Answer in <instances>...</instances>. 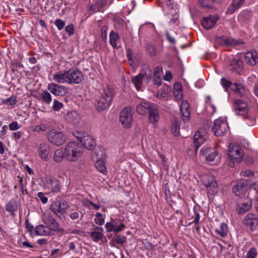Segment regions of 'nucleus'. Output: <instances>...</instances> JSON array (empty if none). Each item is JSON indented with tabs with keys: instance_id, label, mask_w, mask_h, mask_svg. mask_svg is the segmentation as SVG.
<instances>
[{
	"instance_id": "2eb2a0df",
	"label": "nucleus",
	"mask_w": 258,
	"mask_h": 258,
	"mask_svg": "<svg viewBox=\"0 0 258 258\" xmlns=\"http://www.w3.org/2000/svg\"><path fill=\"white\" fill-rule=\"evenodd\" d=\"M215 43L222 46H235L239 43L236 40L225 36H217L215 38Z\"/></svg>"
},
{
	"instance_id": "412c9836",
	"label": "nucleus",
	"mask_w": 258,
	"mask_h": 258,
	"mask_svg": "<svg viewBox=\"0 0 258 258\" xmlns=\"http://www.w3.org/2000/svg\"><path fill=\"white\" fill-rule=\"evenodd\" d=\"M246 187L243 181H238L232 188L233 192L236 196L242 197L246 193Z\"/></svg>"
},
{
	"instance_id": "c9c22d12",
	"label": "nucleus",
	"mask_w": 258,
	"mask_h": 258,
	"mask_svg": "<svg viewBox=\"0 0 258 258\" xmlns=\"http://www.w3.org/2000/svg\"><path fill=\"white\" fill-rule=\"evenodd\" d=\"M144 78V75L142 74H140L132 78V82L134 83L136 88L138 91L142 88Z\"/></svg>"
},
{
	"instance_id": "bb28decb",
	"label": "nucleus",
	"mask_w": 258,
	"mask_h": 258,
	"mask_svg": "<svg viewBox=\"0 0 258 258\" xmlns=\"http://www.w3.org/2000/svg\"><path fill=\"white\" fill-rule=\"evenodd\" d=\"M245 0H233L226 10L227 14H232L239 9L244 3Z\"/></svg>"
},
{
	"instance_id": "1a4fd4ad",
	"label": "nucleus",
	"mask_w": 258,
	"mask_h": 258,
	"mask_svg": "<svg viewBox=\"0 0 258 258\" xmlns=\"http://www.w3.org/2000/svg\"><path fill=\"white\" fill-rule=\"evenodd\" d=\"M47 89L55 96H64L69 92V88L67 87L54 83L48 84Z\"/></svg>"
},
{
	"instance_id": "393cba45",
	"label": "nucleus",
	"mask_w": 258,
	"mask_h": 258,
	"mask_svg": "<svg viewBox=\"0 0 258 258\" xmlns=\"http://www.w3.org/2000/svg\"><path fill=\"white\" fill-rule=\"evenodd\" d=\"M149 119L151 123L157 122L159 119L158 109L152 104L149 111Z\"/></svg>"
},
{
	"instance_id": "7ed1b4c3",
	"label": "nucleus",
	"mask_w": 258,
	"mask_h": 258,
	"mask_svg": "<svg viewBox=\"0 0 258 258\" xmlns=\"http://www.w3.org/2000/svg\"><path fill=\"white\" fill-rule=\"evenodd\" d=\"M47 137L50 143L57 146L62 145L67 140V137L62 132L54 129L47 133Z\"/></svg>"
},
{
	"instance_id": "bf43d9fd",
	"label": "nucleus",
	"mask_w": 258,
	"mask_h": 258,
	"mask_svg": "<svg viewBox=\"0 0 258 258\" xmlns=\"http://www.w3.org/2000/svg\"><path fill=\"white\" fill-rule=\"evenodd\" d=\"M179 16L178 14H175L171 16V20L169 21V24L172 25H177L179 23Z\"/></svg>"
},
{
	"instance_id": "6e6d98bb",
	"label": "nucleus",
	"mask_w": 258,
	"mask_h": 258,
	"mask_svg": "<svg viewBox=\"0 0 258 258\" xmlns=\"http://www.w3.org/2000/svg\"><path fill=\"white\" fill-rule=\"evenodd\" d=\"M26 227L28 231L30 232L31 235H34L35 231V228H34V226L29 222L28 220H27L25 222Z\"/></svg>"
},
{
	"instance_id": "0eeeda50",
	"label": "nucleus",
	"mask_w": 258,
	"mask_h": 258,
	"mask_svg": "<svg viewBox=\"0 0 258 258\" xmlns=\"http://www.w3.org/2000/svg\"><path fill=\"white\" fill-rule=\"evenodd\" d=\"M228 125L227 122L221 118L215 120L212 127V132L216 136H222L227 132Z\"/></svg>"
},
{
	"instance_id": "79ce46f5",
	"label": "nucleus",
	"mask_w": 258,
	"mask_h": 258,
	"mask_svg": "<svg viewBox=\"0 0 258 258\" xmlns=\"http://www.w3.org/2000/svg\"><path fill=\"white\" fill-rule=\"evenodd\" d=\"M16 96L13 95L12 96L6 99H3L2 100V103L4 105L8 106H13L16 105L17 103L16 101Z\"/></svg>"
},
{
	"instance_id": "b1692460",
	"label": "nucleus",
	"mask_w": 258,
	"mask_h": 258,
	"mask_svg": "<svg viewBox=\"0 0 258 258\" xmlns=\"http://www.w3.org/2000/svg\"><path fill=\"white\" fill-rule=\"evenodd\" d=\"M18 208V203L15 200H10L6 205V210L13 217L16 216V212Z\"/></svg>"
},
{
	"instance_id": "774afa93",
	"label": "nucleus",
	"mask_w": 258,
	"mask_h": 258,
	"mask_svg": "<svg viewBox=\"0 0 258 258\" xmlns=\"http://www.w3.org/2000/svg\"><path fill=\"white\" fill-rule=\"evenodd\" d=\"M60 250L58 248H55L51 250L50 256L56 258L58 254H60Z\"/></svg>"
},
{
	"instance_id": "c03bdc74",
	"label": "nucleus",
	"mask_w": 258,
	"mask_h": 258,
	"mask_svg": "<svg viewBox=\"0 0 258 258\" xmlns=\"http://www.w3.org/2000/svg\"><path fill=\"white\" fill-rule=\"evenodd\" d=\"M95 7L99 12H103V8L106 5V0H93Z\"/></svg>"
},
{
	"instance_id": "a19ab883",
	"label": "nucleus",
	"mask_w": 258,
	"mask_h": 258,
	"mask_svg": "<svg viewBox=\"0 0 258 258\" xmlns=\"http://www.w3.org/2000/svg\"><path fill=\"white\" fill-rule=\"evenodd\" d=\"M179 130L180 123L176 119L174 118L172 121L171 132L174 136H178L179 134Z\"/></svg>"
},
{
	"instance_id": "0e129e2a",
	"label": "nucleus",
	"mask_w": 258,
	"mask_h": 258,
	"mask_svg": "<svg viewBox=\"0 0 258 258\" xmlns=\"http://www.w3.org/2000/svg\"><path fill=\"white\" fill-rule=\"evenodd\" d=\"M9 128L11 131H16L20 128V126L17 121H13L9 124Z\"/></svg>"
},
{
	"instance_id": "dca6fc26",
	"label": "nucleus",
	"mask_w": 258,
	"mask_h": 258,
	"mask_svg": "<svg viewBox=\"0 0 258 258\" xmlns=\"http://www.w3.org/2000/svg\"><path fill=\"white\" fill-rule=\"evenodd\" d=\"M243 62L242 60L238 58H234L231 61L230 63V70L236 74H241L242 70Z\"/></svg>"
},
{
	"instance_id": "f257e3e1",
	"label": "nucleus",
	"mask_w": 258,
	"mask_h": 258,
	"mask_svg": "<svg viewBox=\"0 0 258 258\" xmlns=\"http://www.w3.org/2000/svg\"><path fill=\"white\" fill-rule=\"evenodd\" d=\"M64 149L66 159L70 161H76L83 153V148L80 143L76 142L68 143Z\"/></svg>"
},
{
	"instance_id": "5701e85b",
	"label": "nucleus",
	"mask_w": 258,
	"mask_h": 258,
	"mask_svg": "<svg viewBox=\"0 0 258 258\" xmlns=\"http://www.w3.org/2000/svg\"><path fill=\"white\" fill-rule=\"evenodd\" d=\"M110 104V102L100 96L96 98L95 103L96 107L99 111L104 110L107 109L109 107Z\"/></svg>"
},
{
	"instance_id": "c756f323",
	"label": "nucleus",
	"mask_w": 258,
	"mask_h": 258,
	"mask_svg": "<svg viewBox=\"0 0 258 258\" xmlns=\"http://www.w3.org/2000/svg\"><path fill=\"white\" fill-rule=\"evenodd\" d=\"M205 137L202 135L200 131L197 132L194 136V144L195 147L196 152L198 150L201 145H202L204 141Z\"/></svg>"
},
{
	"instance_id": "cd10ccee",
	"label": "nucleus",
	"mask_w": 258,
	"mask_h": 258,
	"mask_svg": "<svg viewBox=\"0 0 258 258\" xmlns=\"http://www.w3.org/2000/svg\"><path fill=\"white\" fill-rule=\"evenodd\" d=\"M115 93L114 89L109 86H107L103 90L100 96L106 99L108 101L111 103L113 98L114 97Z\"/></svg>"
},
{
	"instance_id": "7c9ffc66",
	"label": "nucleus",
	"mask_w": 258,
	"mask_h": 258,
	"mask_svg": "<svg viewBox=\"0 0 258 258\" xmlns=\"http://www.w3.org/2000/svg\"><path fill=\"white\" fill-rule=\"evenodd\" d=\"M152 105L149 102H142L137 105L136 110L139 114L145 115L149 111Z\"/></svg>"
},
{
	"instance_id": "f3484780",
	"label": "nucleus",
	"mask_w": 258,
	"mask_h": 258,
	"mask_svg": "<svg viewBox=\"0 0 258 258\" xmlns=\"http://www.w3.org/2000/svg\"><path fill=\"white\" fill-rule=\"evenodd\" d=\"M251 207V201L249 199H245L237 204L236 210L238 214H243L249 211Z\"/></svg>"
},
{
	"instance_id": "de8ad7c7",
	"label": "nucleus",
	"mask_w": 258,
	"mask_h": 258,
	"mask_svg": "<svg viewBox=\"0 0 258 258\" xmlns=\"http://www.w3.org/2000/svg\"><path fill=\"white\" fill-rule=\"evenodd\" d=\"M201 7L205 8H211L213 4V0H199Z\"/></svg>"
},
{
	"instance_id": "4c0bfd02",
	"label": "nucleus",
	"mask_w": 258,
	"mask_h": 258,
	"mask_svg": "<svg viewBox=\"0 0 258 258\" xmlns=\"http://www.w3.org/2000/svg\"><path fill=\"white\" fill-rule=\"evenodd\" d=\"M119 40V36L118 34L112 30L109 34V42L113 48H116L117 47V41Z\"/></svg>"
},
{
	"instance_id": "09e8293b",
	"label": "nucleus",
	"mask_w": 258,
	"mask_h": 258,
	"mask_svg": "<svg viewBox=\"0 0 258 258\" xmlns=\"http://www.w3.org/2000/svg\"><path fill=\"white\" fill-rule=\"evenodd\" d=\"M86 9L88 12L90 13V14L99 12L97 7H95L94 4L89 3L86 7Z\"/></svg>"
},
{
	"instance_id": "13d9d810",
	"label": "nucleus",
	"mask_w": 258,
	"mask_h": 258,
	"mask_svg": "<svg viewBox=\"0 0 258 258\" xmlns=\"http://www.w3.org/2000/svg\"><path fill=\"white\" fill-rule=\"evenodd\" d=\"M63 107V104L55 99L53 102L52 108L54 111H59Z\"/></svg>"
},
{
	"instance_id": "f704fd0d",
	"label": "nucleus",
	"mask_w": 258,
	"mask_h": 258,
	"mask_svg": "<svg viewBox=\"0 0 258 258\" xmlns=\"http://www.w3.org/2000/svg\"><path fill=\"white\" fill-rule=\"evenodd\" d=\"M215 231L216 234L218 235L220 237L222 238L225 237L227 235V225L224 223H222L219 227L216 229Z\"/></svg>"
},
{
	"instance_id": "aec40b11",
	"label": "nucleus",
	"mask_w": 258,
	"mask_h": 258,
	"mask_svg": "<svg viewBox=\"0 0 258 258\" xmlns=\"http://www.w3.org/2000/svg\"><path fill=\"white\" fill-rule=\"evenodd\" d=\"M53 80L59 84H68V70L59 71L54 74Z\"/></svg>"
},
{
	"instance_id": "603ef678",
	"label": "nucleus",
	"mask_w": 258,
	"mask_h": 258,
	"mask_svg": "<svg viewBox=\"0 0 258 258\" xmlns=\"http://www.w3.org/2000/svg\"><path fill=\"white\" fill-rule=\"evenodd\" d=\"M146 49L150 55H151V56L156 55V49L153 45H152L151 44H148L146 46Z\"/></svg>"
},
{
	"instance_id": "c85d7f7f",
	"label": "nucleus",
	"mask_w": 258,
	"mask_h": 258,
	"mask_svg": "<svg viewBox=\"0 0 258 258\" xmlns=\"http://www.w3.org/2000/svg\"><path fill=\"white\" fill-rule=\"evenodd\" d=\"M50 152L49 146L45 143L40 144L39 150V154L41 159L47 161L48 160V155Z\"/></svg>"
},
{
	"instance_id": "a878e982",
	"label": "nucleus",
	"mask_w": 258,
	"mask_h": 258,
	"mask_svg": "<svg viewBox=\"0 0 258 258\" xmlns=\"http://www.w3.org/2000/svg\"><path fill=\"white\" fill-rule=\"evenodd\" d=\"M246 62L249 65L253 66L258 60L257 53L256 51H248L244 55Z\"/></svg>"
},
{
	"instance_id": "a211bd4d",
	"label": "nucleus",
	"mask_w": 258,
	"mask_h": 258,
	"mask_svg": "<svg viewBox=\"0 0 258 258\" xmlns=\"http://www.w3.org/2000/svg\"><path fill=\"white\" fill-rule=\"evenodd\" d=\"M219 17L216 15H210L204 17L202 20V25L207 30L211 29L215 26Z\"/></svg>"
},
{
	"instance_id": "6e6552de",
	"label": "nucleus",
	"mask_w": 258,
	"mask_h": 258,
	"mask_svg": "<svg viewBox=\"0 0 258 258\" xmlns=\"http://www.w3.org/2000/svg\"><path fill=\"white\" fill-rule=\"evenodd\" d=\"M68 84H78L84 79L83 74L77 68H72L68 70Z\"/></svg>"
},
{
	"instance_id": "58836bf2",
	"label": "nucleus",
	"mask_w": 258,
	"mask_h": 258,
	"mask_svg": "<svg viewBox=\"0 0 258 258\" xmlns=\"http://www.w3.org/2000/svg\"><path fill=\"white\" fill-rule=\"evenodd\" d=\"M96 231L91 232V237L95 241H98L103 238L102 228L101 227H97Z\"/></svg>"
},
{
	"instance_id": "69168bd1",
	"label": "nucleus",
	"mask_w": 258,
	"mask_h": 258,
	"mask_svg": "<svg viewBox=\"0 0 258 258\" xmlns=\"http://www.w3.org/2000/svg\"><path fill=\"white\" fill-rule=\"evenodd\" d=\"M126 56L128 59V62H130V61L132 62H133V50L131 48H128L126 50Z\"/></svg>"
},
{
	"instance_id": "680f3d73",
	"label": "nucleus",
	"mask_w": 258,
	"mask_h": 258,
	"mask_svg": "<svg viewBox=\"0 0 258 258\" xmlns=\"http://www.w3.org/2000/svg\"><path fill=\"white\" fill-rule=\"evenodd\" d=\"M153 82L155 85L160 86L162 84L161 76H154Z\"/></svg>"
},
{
	"instance_id": "ea45409f",
	"label": "nucleus",
	"mask_w": 258,
	"mask_h": 258,
	"mask_svg": "<svg viewBox=\"0 0 258 258\" xmlns=\"http://www.w3.org/2000/svg\"><path fill=\"white\" fill-rule=\"evenodd\" d=\"M95 167L100 172L106 174L107 172L105 163L103 160H98L95 163Z\"/></svg>"
},
{
	"instance_id": "37998d69",
	"label": "nucleus",
	"mask_w": 258,
	"mask_h": 258,
	"mask_svg": "<svg viewBox=\"0 0 258 258\" xmlns=\"http://www.w3.org/2000/svg\"><path fill=\"white\" fill-rule=\"evenodd\" d=\"M41 97L44 102L49 104L52 100L51 94L46 90L43 91L41 93Z\"/></svg>"
},
{
	"instance_id": "4be33fe9",
	"label": "nucleus",
	"mask_w": 258,
	"mask_h": 258,
	"mask_svg": "<svg viewBox=\"0 0 258 258\" xmlns=\"http://www.w3.org/2000/svg\"><path fill=\"white\" fill-rule=\"evenodd\" d=\"M53 232L46 225H39L35 227V231L34 235L39 236H52Z\"/></svg>"
},
{
	"instance_id": "8fccbe9b",
	"label": "nucleus",
	"mask_w": 258,
	"mask_h": 258,
	"mask_svg": "<svg viewBox=\"0 0 258 258\" xmlns=\"http://www.w3.org/2000/svg\"><path fill=\"white\" fill-rule=\"evenodd\" d=\"M96 218L95 219V222L98 225H102L104 223V220L103 218V215L101 213H97L96 215Z\"/></svg>"
},
{
	"instance_id": "5fc2aeb1",
	"label": "nucleus",
	"mask_w": 258,
	"mask_h": 258,
	"mask_svg": "<svg viewBox=\"0 0 258 258\" xmlns=\"http://www.w3.org/2000/svg\"><path fill=\"white\" fill-rule=\"evenodd\" d=\"M54 24L59 30L62 29L65 26V22L61 19H57L54 21Z\"/></svg>"
},
{
	"instance_id": "423d86ee",
	"label": "nucleus",
	"mask_w": 258,
	"mask_h": 258,
	"mask_svg": "<svg viewBox=\"0 0 258 258\" xmlns=\"http://www.w3.org/2000/svg\"><path fill=\"white\" fill-rule=\"evenodd\" d=\"M132 111V108L127 106L123 108L120 112L119 120L125 128H129L131 126L133 119Z\"/></svg>"
},
{
	"instance_id": "052dcab7",
	"label": "nucleus",
	"mask_w": 258,
	"mask_h": 258,
	"mask_svg": "<svg viewBox=\"0 0 258 258\" xmlns=\"http://www.w3.org/2000/svg\"><path fill=\"white\" fill-rule=\"evenodd\" d=\"M65 30L70 36L73 35L75 33L74 26L73 24H70L67 26L65 28Z\"/></svg>"
},
{
	"instance_id": "a18cd8bd",
	"label": "nucleus",
	"mask_w": 258,
	"mask_h": 258,
	"mask_svg": "<svg viewBox=\"0 0 258 258\" xmlns=\"http://www.w3.org/2000/svg\"><path fill=\"white\" fill-rule=\"evenodd\" d=\"M115 241L116 243L120 244H123L124 243H125L126 242V238L125 236H122L121 235H118L115 240L112 239L110 243L111 246H115L113 244H112V243Z\"/></svg>"
},
{
	"instance_id": "f8f14e48",
	"label": "nucleus",
	"mask_w": 258,
	"mask_h": 258,
	"mask_svg": "<svg viewBox=\"0 0 258 258\" xmlns=\"http://www.w3.org/2000/svg\"><path fill=\"white\" fill-rule=\"evenodd\" d=\"M243 223L249 227L251 231H254L258 228V217L256 214L249 213L244 217Z\"/></svg>"
},
{
	"instance_id": "e433bc0d",
	"label": "nucleus",
	"mask_w": 258,
	"mask_h": 258,
	"mask_svg": "<svg viewBox=\"0 0 258 258\" xmlns=\"http://www.w3.org/2000/svg\"><path fill=\"white\" fill-rule=\"evenodd\" d=\"M232 90L240 96H243L245 92L244 86L241 83H235L232 85Z\"/></svg>"
},
{
	"instance_id": "ddd939ff",
	"label": "nucleus",
	"mask_w": 258,
	"mask_h": 258,
	"mask_svg": "<svg viewBox=\"0 0 258 258\" xmlns=\"http://www.w3.org/2000/svg\"><path fill=\"white\" fill-rule=\"evenodd\" d=\"M202 156L205 157L206 160L209 162H212L215 160L219 159L218 153L217 151L211 148H203L201 150Z\"/></svg>"
},
{
	"instance_id": "20e7f679",
	"label": "nucleus",
	"mask_w": 258,
	"mask_h": 258,
	"mask_svg": "<svg viewBox=\"0 0 258 258\" xmlns=\"http://www.w3.org/2000/svg\"><path fill=\"white\" fill-rule=\"evenodd\" d=\"M43 221L46 226L51 230V232L53 233V232H55L61 234H65V230L60 227V225L50 213L44 215Z\"/></svg>"
},
{
	"instance_id": "39448f33",
	"label": "nucleus",
	"mask_w": 258,
	"mask_h": 258,
	"mask_svg": "<svg viewBox=\"0 0 258 258\" xmlns=\"http://www.w3.org/2000/svg\"><path fill=\"white\" fill-rule=\"evenodd\" d=\"M105 228L107 232L113 231L115 233H118L124 230L125 225L121 219H112L110 222L106 223Z\"/></svg>"
},
{
	"instance_id": "3c124183",
	"label": "nucleus",
	"mask_w": 258,
	"mask_h": 258,
	"mask_svg": "<svg viewBox=\"0 0 258 258\" xmlns=\"http://www.w3.org/2000/svg\"><path fill=\"white\" fill-rule=\"evenodd\" d=\"M221 84L223 87L224 88L225 91H227L228 89L231 86V88H232V85L233 84L230 81H229L225 78H222L221 79Z\"/></svg>"
},
{
	"instance_id": "49530a36",
	"label": "nucleus",
	"mask_w": 258,
	"mask_h": 258,
	"mask_svg": "<svg viewBox=\"0 0 258 258\" xmlns=\"http://www.w3.org/2000/svg\"><path fill=\"white\" fill-rule=\"evenodd\" d=\"M78 118V115L76 111H72L69 112L66 116V119L69 122H73Z\"/></svg>"
},
{
	"instance_id": "4d7b16f0",
	"label": "nucleus",
	"mask_w": 258,
	"mask_h": 258,
	"mask_svg": "<svg viewBox=\"0 0 258 258\" xmlns=\"http://www.w3.org/2000/svg\"><path fill=\"white\" fill-rule=\"evenodd\" d=\"M257 255V251L255 248H251L248 251L246 258H255Z\"/></svg>"
},
{
	"instance_id": "2f4dec72",
	"label": "nucleus",
	"mask_w": 258,
	"mask_h": 258,
	"mask_svg": "<svg viewBox=\"0 0 258 258\" xmlns=\"http://www.w3.org/2000/svg\"><path fill=\"white\" fill-rule=\"evenodd\" d=\"M48 187L53 192H57L59 191L60 188L59 181L53 177L50 178L47 182Z\"/></svg>"
},
{
	"instance_id": "f03ea898",
	"label": "nucleus",
	"mask_w": 258,
	"mask_h": 258,
	"mask_svg": "<svg viewBox=\"0 0 258 258\" xmlns=\"http://www.w3.org/2000/svg\"><path fill=\"white\" fill-rule=\"evenodd\" d=\"M228 158L230 161L229 166L234 167V163H240L244 155V152L241 147L235 143H231L229 146Z\"/></svg>"
},
{
	"instance_id": "9b49d317",
	"label": "nucleus",
	"mask_w": 258,
	"mask_h": 258,
	"mask_svg": "<svg viewBox=\"0 0 258 258\" xmlns=\"http://www.w3.org/2000/svg\"><path fill=\"white\" fill-rule=\"evenodd\" d=\"M77 138L82 145L88 150H93L96 146L95 140L86 133H83L82 136L77 137Z\"/></svg>"
},
{
	"instance_id": "9d476101",
	"label": "nucleus",
	"mask_w": 258,
	"mask_h": 258,
	"mask_svg": "<svg viewBox=\"0 0 258 258\" xmlns=\"http://www.w3.org/2000/svg\"><path fill=\"white\" fill-rule=\"evenodd\" d=\"M68 207L69 205L67 202L55 201L51 203L50 209L54 214L60 217Z\"/></svg>"
},
{
	"instance_id": "4468645a",
	"label": "nucleus",
	"mask_w": 258,
	"mask_h": 258,
	"mask_svg": "<svg viewBox=\"0 0 258 258\" xmlns=\"http://www.w3.org/2000/svg\"><path fill=\"white\" fill-rule=\"evenodd\" d=\"M233 107L236 113L239 115L244 116L248 112L249 108L247 103L240 99L237 100L234 102Z\"/></svg>"
},
{
	"instance_id": "72a5a7b5",
	"label": "nucleus",
	"mask_w": 258,
	"mask_h": 258,
	"mask_svg": "<svg viewBox=\"0 0 258 258\" xmlns=\"http://www.w3.org/2000/svg\"><path fill=\"white\" fill-rule=\"evenodd\" d=\"M66 158V152L63 148H59L55 151L53 159L56 162H60L63 158Z\"/></svg>"
},
{
	"instance_id": "473e14b6",
	"label": "nucleus",
	"mask_w": 258,
	"mask_h": 258,
	"mask_svg": "<svg viewBox=\"0 0 258 258\" xmlns=\"http://www.w3.org/2000/svg\"><path fill=\"white\" fill-rule=\"evenodd\" d=\"M205 185L207 187L208 192L209 194L214 195L216 194L219 190L218 184L216 181L213 179L208 183H206Z\"/></svg>"
},
{
	"instance_id": "864d4df0",
	"label": "nucleus",
	"mask_w": 258,
	"mask_h": 258,
	"mask_svg": "<svg viewBox=\"0 0 258 258\" xmlns=\"http://www.w3.org/2000/svg\"><path fill=\"white\" fill-rule=\"evenodd\" d=\"M66 233L75 234L82 236L85 235V231L77 229L68 230Z\"/></svg>"
},
{
	"instance_id": "338daca9",
	"label": "nucleus",
	"mask_w": 258,
	"mask_h": 258,
	"mask_svg": "<svg viewBox=\"0 0 258 258\" xmlns=\"http://www.w3.org/2000/svg\"><path fill=\"white\" fill-rule=\"evenodd\" d=\"M173 93L176 100H181L182 99V91H173Z\"/></svg>"
},
{
	"instance_id": "6ab92c4d",
	"label": "nucleus",
	"mask_w": 258,
	"mask_h": 258,
	"mask_svg": "<svg viewBox=\"0 0 258 258\" xmlns=\"http://www.w3.org/2000/svg\"><path fill=\"white\" fill-rule=\"evenodd\" d=\"M180 111L182 114L183 121L188 122L190 115V107L187 101H183L180 105Z\"/></svg>"
},
{
	"instance_id": "e2e57ef3",
	"label": "nucleus",
	"mask_w": 258,
	"mask_h": 258,
	"mask_svg": "<svg viewBox=\"0 0 258 258\" xmlns=\"http://www.w3.org/2000/svg\"><path fill=\"white\" fill-rule=\"evenodd\" d=\"M37 196L43 204H45L47 202L48 198L45 196V194L43 192H38Z\"/></svg>"
}]
</instances>
